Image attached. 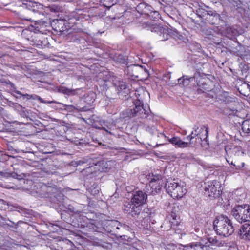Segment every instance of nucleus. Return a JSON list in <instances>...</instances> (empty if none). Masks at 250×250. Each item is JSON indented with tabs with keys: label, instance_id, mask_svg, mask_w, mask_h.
I'll use <instances>...</instances> for the list:
<instances>
[{
	"label": "nucleus",
	"instance_id": "53",
	"mask_svg": "<svg viewBox=\"0 0 250 250\" xmlns=\"http://www.w3.org/2000/svg\"><path fill=\"white\" fill-rule=\"evenodd\" d=\"M137 94H138L137 93V92H136V93H135V95H136V97L137 96Z\"/></svg>",
	"mask_w": 250,
	"mask_h": 250
},
{
	"label": "nucleus",
	"instance_id": "24",
	"mask_svg": "<svg viewBox=\"0 0 250 250\" xmlns=\"http://www.w3.org/2000/svg\"><path fill=\"white\" fill-rule=\"evenodd\" d=\"M208 242L212 245L216 246H221L223 245V242L221 240L217 239V237H209L208 238Z\"/></svg>",
	"mask_w": 250,
	"mask_h": 250
},
{
	"label": "nucleus",
	"instance_id": "8",
	"mask_svg": "<svg viewBox=\"0 0 250 250\" xmlns=\"http://www.w3.org/2000/svg\"><path fill=\"white\" fill-rule=\"evenodd\" d=\"M147 198V195L145 192L138 190L133 192L131 201L136 206H138L142 210V205L146 203Z\"/></svg>",
	"mask_w": 250,
	"mask_h": 250
},
{
	"label": "nucleus",
	"instance_id": "15",
	"mask_svg": "<svg viewBox=\"0 0 250 250\" xmlns=\"http://www.w3.org/2000/svg\"><path fill=\"white\" fill-rule=\"evenodd\" d=\"M240 238L244 240H250V224H245L243 225L239 233Z\"/></svg>",
	"mask_w": 250,
	"mask_h": 250
},
{
	"label": "nucleus",
	"instance_id": "43",
	"mask_svg": "<svg viewBox=\"0 0 250 250\" xmlns=\"http://www.w3.org/2000/svg\"><path fill=\"white\" fill-rule=\"evenodd\" d=\"M207 125H204V126H203V127H204V128H206V137H207V136H208V127H207Z\"/></svg>",
	"mask_w": 250,
	"mask_h": 250
},
{
	"label": "nucleus",
	"instance_id": "19",
	"mask_svg": "<svg viewBox=\"0 0 250 250\" xmlns=\"http://www.w3.org/2000/svg\"><path fill=\"white\" fill-rule=\"evenodd\" d=\"M137 8L138 11H139L141 14H144L148 16L150 15V13H151L153 9L151 6L146 5L145 3H140L137 6Z\"/></svg>",
	"mask_w": 250,
	"mask_h": 250
},
{
	"label": "nucleus",
	"instance_id": "1",
	"mask_svg": "<svg viewBox=\"0 0 250 250\" xmlns=\"http://www.w3.org/2000/svg\"><path fill=\"white\" fill-rule=\"evenodd\" d=\"M135 107L133 109H127L123 112L124 117H136L140 119H145L147 117L148 120L154 121V116L150 114V109L148 106H144L143 101L138 97L133 102Z\"/></svg>",
	"mask_w": 250,
	"mask_h": 250
},
{
	"label": "nucleus",
	"instance_id": "10",
	"mask_svg": "<svg viewBox=\"0 0 250 250\" xmlns=\"http://www.w3.org/2000/svg\"><path fill=\"white\" fill-rule=\"evenodd\" d=\"M180 250H206L207 246L200 242H193L185 246L179 245Z\"/></svg>",
	"mask_w": 250,
	"mask_h": 250
},
{
	"label": "nucleus",
	"instance_id": "47",
	"mask_svg": "<svg viewBox=\"0 0 250 250\" xmlns=\"http://www.w3.org/2000/svg\"><path fill=\"white\" fill-rule=\"evenodd\" d=\"M120 62L122 63H125L126 62L125 61V59H124L123 60H121Z\"/></svg>",
	"mask_w": 250,
	"mask_h": 250
},
{
	"label": "nucleus",
	"instance_id": "54",
	"mask_svg": "<svg viewBox=\"0 0 250 250\" xmlns=\"http://www.w3.org/2000/svg\"><path fill=\"white\" fill-rule=\"evenodd\" d=\"M8 220H9V222H11V220H9V219H8Z\"/></svg>",
	"mask_w": 250,
	"mask_h": 250
},
{
	"label": "nucleus",
	"instance_id": "33",
	"mask_svg": "<svg viewBox=\"0 0 250 250\" xmlns=\"http://www.w3.org/2000/svg\"><path fill=\"white\" fill-rule=\"evenodd\" d=\"M59 91L62 92L64 94H68L70 92V90L65 87H61L59 89Z\"/></svg>",
	"mask_w": 250,
	"mask_h": 250
},
{
	"label": "nucleus",
	"instance_id": "17",
	"mask_svg": "<svg viewBox=\"0 0 250 250\" xmlns=\"http://www.w3.org/2000/svg\"><path fill=\"white\" fill-rule=\"evenodd\" d=\"M167 140H168V142L171 143L172 145L177 146L178 147L180 148H186L189 147V144H188V142L183 141L178 137H173L171 139H168L167 137Z\"/></svg>",
	"mask_w": 250,
	"mask_h": 250
},
{
	"label": "nucleus",
	"instance_id": "29",
	"mask_svg": "<svg viewBox=\"0 0 250 250\" xmlns=\"http://www.w3.org/2000/svg\"><path fill=\"white\" fill-rule=\"evenodd\" d=\"M149 218L144 217V218L141 221V225L143 226L144 228L147 229L149 227Z\"/></svg>",
	"mask_w": 250,
	"mask_h": 250
},
{
	"label": "nucleus",
	"instance_id": "49",
	"mask_svg": "<svg viewBox=\"0 0 250 250\" xmlns=\"http://www.w3.org/2000/svg\"><path fill=\"white\" fill-rule=\"evenodd\" d=\"M196 46H197V48H198V49H199L200 48V45L198 43H197Z\"/></svg>",
	"mask_w": 250,
	"mask_h": 250
},
{
	"label": "nucleus",
	"instance_id": "40",
	"mask_svg": "<svg viewBox=\"0 0 250 250\" xmlns=\"http://www.w3.org/2000/svg\"><path fill=\"white\" fill-rule=\"evenodd\" d=\"M65 107L67 109H74V107L71 105H65Z\"/></svg>",
	"mask_w": 250,
	"mask_h": 250
},
{
	"label": "nucleus",
	"instance_id": "55",
	"mask_svg": "<svg viewBox=\"0 0 250 250\" xmlns=\"http://www.w3.org/2000/svg\"><path fill=\"white\" fill-rule=\"evenodd\" d=\"M8 220H9V222H11V220H9V219H8Z\"/></svg>",
	"mask_w": 250,
	"mask_h": 250
},
{
	"label": "nucleus",
	"instance_id": "20",
	"mask_svg": "<svg viewBox=\"0 0 250 250\" xmlns=\"http://www.w3.org/2000/svg\"><path fill=\"white\" fill-rule=\"evenodd\" d=\"M96 94L94 92H90L85 94L83 97V100L88 105H91L95 100Z\"/></svg>",
	"mask_w": 250,
	"mask_h": 250
},
{
	"label": "nucleus",
	"instance_id": "4",
	"mask_svg": "<svg viewBox=\"0 0 250 250\" xmlns=\"http://www.w3.org/2000/svg\"><path fill=\"white\" fill-rule=\"evenodd\" d=\"M231 215L239 223L250 221V206L248 204L236 205L232 210Z\"/></svg>",
	"mask_w": 250,
	"mask_h": 250
},
{
	"label": "nucleus",
	"instance_id": "18",
	"mask_svg": "<svg viewBox=\"0 0 250 250\" xmlns=\"http://www.w3.org/2000/svg\"><path fill=\"white\" fill-rule=\"evenodd\" d=\"M164 182H149V187L150 188V194L154 195L161 191L162 188L164 187Z\"/></svg>",
	"mask_w": 250,
	"mask_h": 250
},
{
	"label": "nucleus",
	"instance_id": "12",
	"mask_svg": "<svg viewBox=\"0 0 250 250\" xmlns=\"http://www.w3.org/2000/svg\"><path fill=\"white\" fill-rule=\"evenodd\" d=\"M152 121H153L152 120ZM152 122L155 124H149L148 123H147L148 125L146 128V130L149 131L152 134H157L158 137H162L163 139V140L162 141L163 142L160 144L159 145L157 144V146L166 144L167 143L166 142L167 137L165 136L163 133L159 132L158 130L156 128L155 125L156 124V123H155V120H154V121Z\"/></svg>",
	"mask_w": 250,
	"mask_h": 250
},
{
	"label": "nucleus",
	"instance_id": "26",
	"mask_svg": "<svg viewBox=\"0 0 250 250\" xmlns=\"http://www.w3.org/2000/svg\"><path fill=\"white\" fill-rule=\"evenodd\" d=\"M101 127H98V128L103 129L106 132L111 134V132L108 131V129H111V128L106 125V122L105 121L102 120L100 121Z\"/></svg>",
	"mask_w": 250,
	"mask_h": 250
},
{
	"label": "nucleus",
	"instance_id": "7",
	"mask_svg": "<svg viewBox=\"0 0 250 250\" xmlns=\"http://www.w3.org/2000/svg\"><path fill=\"white\" fill-rule=\"evenodd\" d=\"M34 190L36 194L35 196L40 198H48L56 192V189L44 183H39L34 186Z\"/></svg>",
	"mask_w": 250,
	"mask_h": 250
},
{
	"label": "nucleus",
	"instance_id": "56",
	"mask_svg": "<svg viewBox=\"0 0 250 250\" xmlns=\"http://www.w3.org/2000/svg\"><path fill=\"white\" fill-rule=\"evenodd\" d=\"M8 220H9V222H11V220H9V219H8Z\"/></svg>",
	"mask_w": 250,
	"mask_h": 250
},
{
	"label": "nucleus",
	"instance_id": "23",
	"mask_svg": "<svg viewBox=\"0 0 250 250\" xmlns=\"http://www.w3.org/2000/svg\"><path fill=\"white\" fill-rule=\"evenodd\" d=\"M149 177L148 179H150L149 182H164L162 180V176L159 173H155V174L152 173V175H148Z\"/></svg>",
	"mask_w": 250,
	"mask_h": 250
},
{
	"label": "nucleus",
	"instance_id": "27",
	"mask_svg": "<svg viewBox=\"0 0 250 250\" xmlns=\"http://www.w3.org/2000/svg\"><path fill=\"white\" fill-rule=\"evenodd\" d=\"M229 147L227 146L225 147V151L227 155H230L231 154H234L236 155L237 152H240V148L238 147H234L232 149L230 150L228 149Z\"/></svg>",
	"mask_w": 250,
	"mask_h": 250
},
{
	"label": "nucleus",
	"instance_id": "41",
	"mask_svg": "<svg viewBox=\"0 0 250 250\" xmlns=\"http://www.w3.org/2000/svg\"><path fill=\"white\" fill-rule=\"evenodd\" d=\"M211 15H213L216 19H219L220 18V15L217 13L212 14Z\"/></svg>",
	"mask_w": 250,
	"mask_h": 250
},
{
	"label": "nucleus",
	"instance_id": "16",
	"mask_svg": "<svg viewBox=\"0 0 250 250\" xmlns=\"http://www.w3.org/2000/svg\"><path fill=\"white\" fill-rule=\"evenodd\" d=\"M33 42H34V45L37 47H42L45 46L48 42L47 38L42 34L36 35L33 39Z\"/></svg>",
	"mask_w": 250,
	"mask_h": 250
},
{
	"label": "nucleus",
	"instance_id": "21",
	"mask_svg": "<svg viewBox=\"0 0 250 250\" xmlns=\"http://www.w3.org/2000/svg\"><path fill=\"white\" fill-rule=\"evenodd\" d=\"M28 99H34V100H38L41 103H44V104L55 103V104H61V103L57 102L56 101H46V100H44L41 97H40L38 95H35V94H34V95H31L30 96V97L28 98Z\"/></svg>",
	"mask_w": 250,
	"mask_h": 250
},
{
	"label": "nucleus",
	"instance_id": "14",
	"mask_svg": "<svg viewBox=\"0 0 250 250\" xmlns=\"http://www.w3.org/2000/svg\"><path fill=\"white\" fill-rule=\"evenodd\" d=\"M113 84L117 89L118 92L122 95L128 94L129 92V88L126 83L121 81L115 80L113 81Z\"/></svg>",
	"mask_w": 250,
	"mask_h": 250
},
{
	"label": "nucleus",
	"instance_id": "2",
	"mask_svg": "<svg viewBox=\"0 0 250 250\" xmlns=\"http://www.w3.org/2000/svg\"><path fill=\"white\" fill-rule=\"evenodd\" d=\"M213 229L218 235L228 237L234 231L232 221L226 216L217 217L213 222Z\"/></svg>",
	"mask_w": 250,
	"mask_h": 250
},
{
	"label": "nucleus",
	"instance_id": "51",
	"mask_svg": "<svg viewBox=\"0 0 250 250\" xmlns=\"http://www.w3.org/2000/svg\"><path fill=\"white\" fill-rule=\"evenodd\" d=\"M231 110L232 111H235V110H236L235 109H231Z\"/></svg>",
	"mask_w": 250,
	"mask_h": 250
},
{
	"label": "nucleus",
	"instance_id": "45",
	"mask_svg": "<svg viewBox=\"0 0 250 250\" xmlns=\"http://www.w3.org/2000/svg\"><path fill=\"white\" fill-rule=\"evenodd\" d=\"M108 163L109 164V165H114L115 162L113 161H108Z\"/></svg>",
	"mask_w": 250,
	"mask_h": 250
},
{
	"label": "nucleus",
	"instance_id": "9",
	"mask_svg": "<svg viewBox=\"0 0 250 250\" xmlns=\"http://www.w3.org/2000/svg\"><path fill=\"white\" fill-rule=\"evenodd\" d=\"M123 210L125 213L130 214L132 217L137 216L141 213L140 207L136 206L131 201L126 202L125 203Z\"/></svg>",
	"mask_w": 250,
	"mask_h": 250
},
{
	"label": "nucleus",
	"instance_id": "57",
	"mask_svg": "<svg viewBox=\"0 0 250 250\" xmlns=\"http://www.w3.org/2000/svg\"><path fill=\"white\" fill-rule=\"evenodd\" d=\"M227 162H228L229 163V161L228 160H227Z\"/></svg>",
	"mask_w": 250,
	"mask_h": 250
},
{
	"label": "nucleus",
	"instance_id": "32",
	"mask_svg": "<svg viewBox=\"0 0 250 250\" xmlns=\"http://www.w3.org/2000/svg\"><path fill=\"white\" fill-rule=\"evenodd\" d=\"M194 78V77H189L186 75H184L183 77L178 79V81L180 82L182 79H183V81H185L186 80L191 81Z\"/></svg>",
	"mask_w": 250,
	"mask_h": 250
},
{
	"label": "nucleus",
	"instance_id": "52",
	"mask_svg": "<svg viewBox=\"0 0 250 250\" xmlns=\"http://www.w3.org/2000/svg\"><path fill=\"white\" fill-rule=\"evenodd\" d=\"M198 139H199V141H201V138H199Z\"/></svg>",
	"mask_w": 250,
	"mask_h": 250
},
{
	"label": "nucleus",
	"instance_id": "44",
	"mask_svg": "<svg viewBox=\"0 0 250 250\" xmlns=\"http://www.w3.org/2000/svg\"><path fill=\"white\" fill-rule=\"evenodd\" d=\"M229 250H239V249L237 247H230L229 248Z\"/></svg>",
	"mask_w": 250,
	"mask_h": 250
},
{
	"label": "nucleus",
	"instance_id": "34",
	"mask_svg": "<svg viewBox=\"0 0 250 250\" xmlns=\"http://www.w3.org/2000/svg\"><path fill=\"white\" fill-rule=\"evenodd\" d=\"M111 0H103V5L104 6V7H107L108 8H109L110 7H111L112 6H113L114 5V4L112 3V4H107V2L108 1H110Z\"/></svg>",
	"mask_w": 250,
	"mask_h": 250
},
{
	"label": "nucleus",
	"instance_id": "25",
	"mask_svg": "<svg viewBox=\"0 0 250 250\" xmlns=\"http://www.w3.org/2000/svg\"><path fill=\"white\" fill-rule=\"evenodd\" d=\"M170 216L172 218L169 220V223L171 226V228L174 229V226H177L180 223L179 218L175 213H172Z\"/></svg>",
	"mask_w": 250,
	"mask_h": 250
},
{
	"label": "nucleus",
	"instance_id": "37",
	"mask_svg": "<svg viewBox=\"0 0 250 250\" xmlns=\"http://www.w3.org/2000/svg\"><path fill=\"white\" fill-rule=\"evenodd\" d=\"M22 115L25 116H27L28 115V112L26 110H25L24 108H23Z\"/></svg>",
	"mask_w": 250,
	"mask_h": 250
},
{
	"label": "nucleus",
	"instance_id": "38",
	"mask_svg": "<svg viewBox=\"0 0 250 250\" xmlns=\"http://www.w3.org/2000/svg\"><path fill=\"white\" fill-rule=\"evenodd\" d=\"M17 94H19V95H22V96H24V97H27L28 98L30 97V95L28 94H22L21 92L20 91H18L17 92Z\"/></svg>",
	"mask_w": 250,
	"mask_h": 250
},
{
	"label": "nucleus",
	"instance_id": "5",
	"mask_svg": "<svg viewBox=\"0 0 250 250\" xmlns=\"http://www.w3.org/2000/svg\"><path fill=\"white\" fill-rule=\"evenodd\" d=\"M19 3V6L26 9L25 13H27L30 16L29 17L22 14L20 15L21 19L26 21H32L31 17H33L34 14L38 13L39 9L42 6L41 4L30 0L21 1Z\"/></svg>",
	"mask_w": 250,
	"mask_h": 250
},
{
	"label": "nucleus",
	"instance_id": "28",
	"mask_svg": "<svg viewBox=\"0 0 250 250\" xmlns=\"http://www.w3.org/2000/svg\"><path fill=\"white\" fill-rule=\"evenodd\" d=\"M43 26V22L41 21H35V25H32V27L34 28V32H42V31H41V29H42V26Z\"/></svg>",
	"mask_w": 250,
	"mask_h": 250
},
{
	"label": "nucleus",
	"instance_id": "13",
	"mask_svg": "<svg viewBox=\"0 0 250 250\" xmlns=\"http://www.w3.org/2000/svg\"><path fill=\"white\" fill-rule=\"evenodd\" d=\"M152 31L157 32L160 37V39L162 41H165L168 39L169 35L167 27H164L160 25L155 24L152 27Z\"/></svg>",
	"mask_w": 250,
	"mask_h": 250
},
{
	"label": "nucleus",
	"instance_id": "39",
	"mask_svg": "<svg viewBox=\"0 0 250 250\" xmlns=\"http://www.w3.org/2000/svg\"><path fill=\"white\" fill-rule=\"evenodd\" d=\"M198 129H199V128H198V127L194 129V131H192V132H191V133L190 134V135H192V136H194L195 133H198H198H199L200 131H197V130H198Z\"/></svg>",
	"mask_w": 250,
	"mask_h": 250
},
{
	"label": "nucleus",
	"instance_id": "11",
	"mask_svg": "<svg viewBox=\"0 0 250 250\" xmlns=\"http://www.w3.org/2000/svg\"><path fill=\"white\" fill-rule=\"evenodd\" d=\"M67 21L63 19H56L53 21V28L57 32L60 34H65V32L68 30L67 27Z\"/></svg>",
	"mask_w": 250,
	"mask_h": 250
},
{
	"label": "nucleus",
	"instance_id": "3",
	"mask_svg": "<svg viewBox=\"0 0 250 250\" xmlns=\"http://www.w3.org/2000/svg\"><path fill=\"white\" fill-rule=\"evenodd\" d=\"M167 192L173 198H181L186 193L185 184L178 179H170L165 184Z\"/></svg>",
	"mask_w": 250,
	"mask_h": 250
},
{
	"label": "nucleus",
	"instance_id": "30",
	"mask_svg": "<svg viewBox=\"0 0 250 250\" xmlns=\"http://www.w3.org/2000/svg\"><path fill=\"white\" fill-rule=\"evenodd\" d=\"M150 13V14L149 15V16L150 18L154 19V20L156 19H158L159 17V14L158 12H157L156 11H153V10L151 12V13Z\"/></svg>",
	"mask_w": 250,
	"mask_h": 250
},
{
	"label": "nucleus",
	"instance_id": "36",
	"mask_svg": "<svg viewBox=\"0 0 250 250\" xmlns=\"http://www.w3.org/2000/svg\"><path fill=\"white\" fill-rule=\"evenodd\" d=\"M114 226H116V229H119L120 227H122V225L119 223L118 222H114Z\"/></svg>",
	"mask_w": 250,
	"mask_h": 250
},
{
	"label": "nucleus",
	"instance_id": "48",
	"mask_svg": "<svg viewBox=\"0 0 250 250\" xmlns=\"http://www.w3.org/2000/svg\"><path fill=\"white\" fill-rule=\"evenodd\" d=\"M137 67V65H134V66H132L130 67H128V69H129V68H136Z\"/></svg>",
	"mask_w": 250,
	"mask_h": 250
},
{
	"label": "nucleus",
	"instance_id": "46",
	"mask_svg": "<svg viewBox=\"0 0 250 250\" xmlns=\"http://www.w3.org/2000/svg\"><path fill=\"white\" fill-rule=\"evenodd\" d=\"M227 31H231V30H232V28H231V27H230V26H228V27H227Z\"/></svg>",
	"mask_w": 250,
	"mask_h": 250
},
{
	"label": "nucleus",
	"instance_id": "35",
	"mask_svg": "<svg viewBox=\"0 0 250 250\" xmlns=\"http://www.w3.org/2000/svg\"><path fill=\"white\" fill-rule=\"evenodd\" d=\"M230 164L231 165H233V166L235 167H236V168H235L236 169H239L241 167H243L244 166V163H242V166H236L234 164H233L232 162H231Z\"/></svg>",
	"mask_w": 250,
	"mask_h": 250
},
{
	"label": "nucleus",
	"instance_id": "31",
	"mask_svg": "<svg viewBox=\"0 0 250 250\" xmlns=\"http://www.w3.org/2000/svg\"><path fill=\"white\" fill-rule=\"evenodd\" d=\"M199 134V133H195L194 136L191 135L190 134L187 137V138L188 140H189V142H188V144H189V146H192V144L193 143L192 140L198 135Z\"/></svg>",
	"mask_w": 250,
	"mask_h": 250
},
{
	"label": "nucleus",
	"instance_id": "42",
	"mask_svg": "<svg viewBox=\"0 0 250 250\" xmlns=\"http://www.w3.org/2000/svg\"><path fill=\"white\" fill-rule=\"evenodd\" d=\"M93 190H91V193L92 194H97L99 193V190L98 189H93Z\"/></svg>",
	"mask_w": 250,
	"mask_h": 250
},
{
	"label": "nucleus",
	"instance_id": "50",
	"mask_svg": "<svg viewBox=\"0 0 250 250\" xmlns=\"http://www.w3.org/2000/svg\"><path fill=\"white\" fill-rule=\"evenodd\" d=\"M122 57H123L122 56H119V59H122Z\"/></svg>",
	"mask_w": 250,
	"mask_h": 250
},
{
	"label": "nucleus",
	"instance_id": "22",
	"mask_svg": "<svg viewBox=\"0 0 250 250\" xmlns=\"http://www.w3.org/2000/svg\"><path fill=\"white\" fill-rule=\"evenodd\" d=\"M242 129L244 133L250 134V120H246L243 122Z\"/></svg>",
	"mask_w": 250,
	"mask_h": 250
},
{
	"label": "nucleus",
	"instance_id": "6",
	"mask_svg": "<svg viewBox=\"0 0 250 250\" xmlns=\"http://www.w3.org/2000/svg\"><path fill=\"white\" fill-rule=\"evenodd\" d=\"M222 192L221 186L217 180L208 181L205 188V194L211 199L218 197Z\"/></svg>",
	"mask_w": 250,
	"mask_h": 250
}]
</instances>
